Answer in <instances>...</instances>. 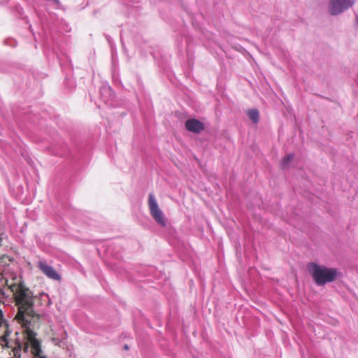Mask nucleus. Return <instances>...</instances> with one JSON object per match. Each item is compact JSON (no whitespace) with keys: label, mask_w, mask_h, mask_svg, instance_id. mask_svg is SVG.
Masks as SVG:
<instances>
[{"label":"nucleus","mask_w":358,"mask_h":358,"mask_svg":"<svg viewBox=\"0 0 358 358\" xmlns=\"http://www.w3.org/2000/svg\"><path fill=\"white\" fill-rule=\"evenodd\" d=\"M22 327L25 328L26 341L22 345L19 341H15L14 345H13L8 341V336L10 334L8 324L3 318L2 310H0V329L2 331V335L0 336L1 345L8 348H12L15 356L21 350H23L24 352H28L30 350L33 358H46L45 356L42 355L41 342L36 339V334L34 331L35 328L39 327V321L37 323L32 322L31 324H29L27 326Z\"/></svg>","instance_id":"f257e3e1"},{"label":"nucleus","mask_w":358,"mask_h":358,"mask_svg":"<svg viewBox=\"0 0 358 358\" xmlns=\"http://www.w3.org/2000/svg\"><path fill=\"white\" fill-rule=\"evenodd\" d=\"M13 293L15 305L17 307V313L15 320L22 326L37 323L40 320L39 315L34 310V296L22 282L13 283L9 287Z\"/></svg>","instance_id":"f03ea898"},{"label":"nucleus","mask_w":358,"mask_h":358,"mask_svg":"<svg viewBox=\"0 0 358 358\" xmlns=\"http://www.w3.org/2000/svg\"><path fill=\"white\" fill-rule=\"evenodd\" d=\"M307 268L315 282L319 286L334 281L338 275V269L314 262L309 263Z\"/></svg>","instance_id":"7ed1b4c3"},{"label":"nucleus","mask_w":358,"mask_h":358,"mask_svg":"<svg viewBox=\"0 0 358 358\" xmlns=\"http://www.w3.org/2000/svg\"><path fill=\"white\" fill-rule=\"evenodd\" d=\"M148 205L150 210V213L152 218L157 223L162 227L166 226L165 219L161 209L159 208L157 201L152 193H150L148 195Z\"/></svg>","instance_id":"20e7f679"},{"label":"nucleus","mask_w":358,"mask_h":358,"mask_svg":"<svg viewBox=\"0 0 358 358\" xmlns=\"http://www.w3.org/2000/svg\"><path fill=\"white\" fill-rule=\"evenodd\" d=\"M355 0H331L329 5V12L332 15H336L351 7Z\"/></svg>","instance_id":"39448f33"},{"label":"nucleus","mask_w":358,"mask_h":358,"mask_svg":"<svg viewBox=\"0 0 358 358\" xmlns=\"http://www.w3.org/2000/svg\"><path fill=\"white\" fill-rule=\"evenodd\" d=\"M38 267L48 278L55 280H60V275L52 266L48 265L45 262H38Z\"/></svg>","instance_id":"423d86ee"},{"label":"nucleus","mask_w":358,"mask_h":358,"mask_svg":"<svg viewBox=\"0 0 358 358\" xmlns=\"http://www.w3.org/2000/svg\"><path fill=\"white\" fill-rule=\"evenodd\" d=\"M185 128L187 131L199 134L204 130V124L196 119H189L185 122Z\"/></svg>","instance_id":"0eeeda50"},{"label":"nucleus","mask_w":358,"mask_h":358,"mask_svg":"<svg viewBox=\"0 0 358 358\" xmlns=\"http://www.w3.org/2000/svg\"><path fill=\"white\" fill-rule=\"evenodd\" d=\"M294 155L289 154L286 155L281 161L280 166L282 169H286L289 166V163L293 160Z\"/></svg>","instance_id":"6e6552de"},{"label":"nucleus","mask_w":358,"mask_h":358,"mask_svg":"<svg viewBox=\"0 0 358 358\" xmlns=\"http://www.w3.org/2000/svg\"><path fill=\"white\" fill-rule=\"evenodd\" d=\"M249 118L252 120L255 123H257L259 120V112L257 110L252 109L248 112Z\"/></svg>","instance_id":"1a4fd4ad"},{"label":"nucleus","mask_w":358,"mask_h":358,"mask_svg":"<svg viewBox=\"0 0 358 358\" xmlns=\"http://www.w3.org/2000/svg\"><path fill=\"white\" fill-rule=\"evenodd\" d=\"M124 348H125L126 350H127V349H128V347H127V345L124 346Z\"/></svg>","instance_id":"9d476101"}]
</instances>
